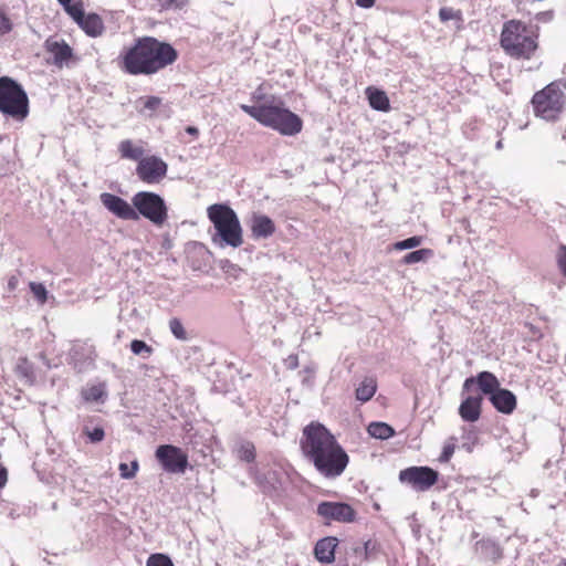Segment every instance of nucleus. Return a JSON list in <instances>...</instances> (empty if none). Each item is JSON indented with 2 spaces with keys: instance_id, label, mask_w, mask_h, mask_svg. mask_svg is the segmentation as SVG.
I'll return each mask as SVG.
<instances>
[{
  "instance_id": "nucleus-1",
  "label": "nucleus",
  "mask_w": 566,
  "mask_h": 566,
  "mask_svg": "<svg viewBox=\"0 0 566 566\" xmlns=\"http://www.w3.org/2000/svg\"><path fill=\"white\" fill-rule=\"evenodd\" d=\"M178 59V50L171 43L143 35L124 48L117 60L120 71L127 75L151 76L171 66Z\"/></svg>"
},
{
  "instance_id": "nucleus-2",
  "label": "nucleus",
  "mask_w": 566,
  "mask_h": 566,
  "mask_svg": "<svg viewBox=\"0 0 566 566\" xmlns=\"http://www.w3.org/2000/svg\"><path fill=\"white\" fill-rule=\"evenodd\" d=\"M241 109L260 123L262 126L279 132L283 136H295L302 132V118L285 107L284 103L275 99H266L255 105L242 104Z\"/></svg>"
},
{
  "instance_id": "nucleus-3",
  "label": "nucleus",
  "mask_w": 566,
  "mask_h": 566,
  "mask_svg": "<svg viewBox=\"0 0 566 566\" xmlns=\"http://www.w3.org/2000/svg\"><path fill=\"white\" fill-rule=\"evenodd\" d=\"M213 226L211 242L218 248H239L243 243L242 227L235 211L227 203H213L207 209Z\"/></svg>"
},
{
  "instance_id": "nucleus-4",
  "label": "nucleus",
  "mask_w": 566,
  "mask_h": 566,
  "mask_svg": "<svg viewBox=\"0 0 566 566\" xmlns=\"http://www.w3.org/2000/svg\"><path fill=\"white\" fill-rule=\"evenodd\" d=\"M500 44L509 56L530 60L538 48L537 34L526 23L510 20L503 24Z\"/></svg>"
},
{
  "instance_id": "nucleus-5",
  "label": "nucleus",
  "mask_w": 566,
  "mask_h": 566,
  "mask_svg": "<svg viewBox=\"0 0 566 566\" xmlns=\"http://www.w3.org/2000/svg\"><path fill=\"white\" fill-rule=\"evenodd\" d=\"M474 385L483 395L488 396L496 411L511 415L515 410L516 396L510 389L502 388L493 373L484 370L476 376L467 378L463 382V391L471 390Z\"/></svg>"
},
{
  "instance_id": "nucleus-6",
  "label": "nucleus",
  "mask_w": 566,
  "mask_h": 566,
  "mask_svg": "<svg viewBox=\"0 0 566 566\" xmlns=\"http://www.w3.org/2000/svg\"><path fill=\"white\" fill-rule=\"evenodd\" d=\"M0 113L14 122H23L30 113L24 87L10 76H0Z\"/></svg>"
},
{
  "instance_id": "nucleus-7",
  "label": "nucleus",
  "mask_w": 566,
  "mask_h": 566,
  "mask_svg": "<svg viewBox=\"0 0 566 566\" xmlns=\"http://www.w3.org/2000/svg\"><path fill=\"white\" fill-rule=\"evenodd\" d=\"M337 443L335 436L318 421L306 424L300 439L301 451L310 463L321 458Z\"/></svg>"
},
{
  "instance_id": "nucleus-8",
  "label": "nucleus",
  "mask_w": 566,
  "mask_h": 566,
  "mask_svg": "<svg viewBox=\"0 0 566 566\" xmlns=\"http://www.w3.org/2000/svg\"><path fill=\"white\" fill-rule=\"evenodd\" d=\"M534 113L545 120H555L562 113L565 104V94L560 82H552L532 98Z\"/></svg>"
},
{
  "instance_id": "nucleus-9",
  "label": "nucleus",
  "mask_w": 566,
  "mask_h": 566,
  "mask_svg": "<svg viewBox=\"0 0 566 566\" xmlns=\"http://www.w3.org/2000/svg\"><path fill=\"white\" fill-rule=\"evenodd\" d=\"M137 220L140 217L149 220L157 227H161L168 219V207L165 199L151 191L136 192L132 198Z\"/></svg>"
},
{
  "instance_id": "nucleus-10",
  "label": "nucleus",
  "mask_w": 566,
  "mask_h": 566,
  "mask_svg": "<svg viewBox=\"0 0 566 566\" xmlns=\"http://www.w3.org/2000/svg\"><path fill=\"white\" fill-rule=\"evenodd\" d=\"M348 462L349 457L338 442L312 464L324 478L335 479L343 474Z\"/></svg>"
},
{
  "instance_id": "nucleus-11",
  "label": "nucleus",
  "mask_w": 566,
  "mask_h": 566,
  "mask_svg": "<svg viewBox=\"0 0 566 566\" xmlns=\"http://www.w3.org/2000/svg\"><path fill=\"white\" fill-rule=\"evenodd\" d=\"M155 458L167 473L182 474L189 465L188 454L181 448L174 444L158 446L155 451Z\"/></svg>"
},
{
  "instance_id": "nucleus-12",
  "label": "nucleus",
  "mask_w": 566,
  "mask_h": 566,
  "mask_svg": "<svg viewBox=\"0 0 566 566\" xmlns=\"http://www.w3.org/2000/svg\"><path fill=\"white\" fill-rule=\"evenodd\" d=\"M439 479V472L430 467H409L399 472V481L417 492L431 489Z\"/></svg>"
},
{
  "instance_id": "nucleus-13",
  "label": "nucleus",
  "mask_w": 566,
  "mask_h": 566,
  "mask_svg": "<svg viewBox=\"0 0 566 566\" xmlns=\"http://www.w3.org/2000/svg\"><path fill=\"white\" fill-rule=\"evenodd\" d=\"M316 513L325 521V524H331V522L353 523L357 516L355 509L350 504L333 501L318 503Z\"/></svg>"
},
{
  "instance_id": "nucleus-14",
  "label": "nucleus",
  "mask_w": 566,
  "mask_h": 566,
  "mask_svg": "<svg viewBox=\"0 0 566 566\" xmlns=\"http://www.w3.org/2000/svg\"><path fill=\"white\" fill-rule=\"evenodd\" d=\"M168 165L158 156H147L136 166V175L145 184L160 182L167 175Z\"/></svg>"
},
{
  "instance_id": "nucleus-15",
  "label": "nucleus",
  "mask_w": 566,
  "mask_h": 566,
  "mask_svg": "<svg viewBox=\"0 0 566 566\" xmlns=\"http://www.w3.org/2000/svg\"><path fill=\"white\" fill-rule=\"evenodd\" d=\"M99 200L102 205L118 219L137 221V212H135L133 203L130 205L122 197L111 192H102Z\"/></svg>"
},
{
  "instance_id": "nucleus-16",
  "label": "nucleus",
  "mask_w": 566,
  "mask_h": 566,
  "mask_svg": "<svg viewBox=\"0 0 566 566\" xmlns=\"http://www.w3.org/2000/svg\"><path fill=\"white\" fill-rule=\"evenodd\" d=\"M94 347L87 343L74 344L70 350V359L78 373L86 371L94 367Z\"/></svg>"
},
{
  "instance_id": "nucleus-17",
  "label": "nucleus",
  "mask_w": 566,
  "mask_h": 566,
  "mask_svg": "<svg viewBox=\"0 0 566 566\" xmlns=\"http://www.w3.org/2000/svg\"><path fill=\"white\" fill-rule=\"evenodd\" d=\"M474 553L482 564H493L503 557L500 544L491 538H482L475 543Z\"/></svg>"
},
{
  "instance_id": "nucleus-18",
  "label": "nucleus",
  "mask_w": 566,
  "mask_h": 566,
  "mask_svg": "<svg viewBox=\"0 0 566 566\" xmlns=\"http://www.w3.org/2000/svg\"><path fill=\"white\" fill-rule=\"evenodd\" d=\"M250 229L254 239H268L275 232L276 227L270 217L254 212L250 219Z\"/></svg>"
},
{
  "instance_id": "nucleus-19",
  "label": "nucleus",
  "mask_w": 566,
  "mask_h": 566,
  "mask_svg": "<svg viewBox=\"0 0 566 566\" xmlns=\"http://www.w3.org/2000/svg\"><path fill=\"white\" fill-rule=\"evenodd\" d=\"M337 546V537L327 536L321 538L314 546V556L319 563L332 564L335 560V551Z\"/></svg>"
},
{
  "instance_id": "nucleus-20",
  "label": "nucleus",
  "mask_w": 566,
  "mask_h": 566,
  "mask_svg": "<svg viewBox=\"0 0 566 566\" xmlns=\"http://www.w3.org/2000/svg\"><path fill=\"white\" fill-rule=\"evenodd\" d=\"M482 396H467L459 406V415L465 422H475L481 417Z\"/></svg>"
},
{
  "instance_id": "nucleus-21",
  "label": "nucleus",
  "mask_w": 566,
  "mask_h": 566,
  "mask_svg": "<svg viewBox=\"0 0 566 566\" xmlns=\"http://www.w3.org/2000/svg\"><path fill=\"white\" fill-rule=\"evenodd\" d=\"M81 398L87 403H105L108 398L106 384L98 382L82 388Z\"/></svg>"
},
{
  "instance_id": "nucleus-22",
  "label": "nucleus",
  "mask_w": 566,
  "mask_h": 566,
  "mask_svg": "<svg viewBox=\"0 0 566 566\" xmlns=\"http://www.w3.org/2000/svg\"><path fill=\"white\" fill-rule=\"evenodd\" d=\"M77 25L91 38L101 36L105 30L104 22L97 13H85Z\"/></svg>"
},
{
  "instance_id": "nucleus-23",
  "label": "nucleus",
  "mask_w": 566,
  "mask_h": 566,
  "mask_svg": "<svg viewBox=\"0 0 566 566\" xmlns=\"http://www.w3.org/2000/svg\"><path fill=\"white\" fill-rule=\"evenodd\" d=\"M369 106L378 112L390 109V102L385 91L375 86H368L365 91Z\"/></svg>"
},
{
  "instance_id": "nucleus-24",
  "label": "nucleus",
  "mask_w": 566,
  "mask_h": 566,
  "mask_svg": "<svg viewBox=\"0 0 566 566\" xmlns=\"http://www.w3.org/2000/svg\"><path fill=\"white\" fill-rule=\"evenodd\" d=\"M48 51L53 55L54 64L62 66L73 55L72 48L64 41H48Z\"/></svg>"
},
{
  "instance_id": "nucleus-25",
  "label": "nucleus",
  "mask_w": 566,
  "mask_h": 566,
  "mask_svg": "<svg viewBox=\"0 0 566 566\" xmlns=\"http://www.w3.org/2000/svg\"><path fill=\"white\" fill-rule=\"evenodd\" d=\"M118 151L120 157L124 159L135 160L137 164L140 159H144L145 149L142 146V142L138 144L130 139H124L118 145Z\"/></svg>"
},
{
  "instance_id": "nucleus-26",
  "label": "nucleus",
  "mask_w": 566,
  "mask_h": 566,
  "mask_svg": "<svg viewBox=\"0 0 566 566\" xmlns=\"http://www.w3.org/2000/svg\"><path fill=\"white\" fill-rule=\"evenodd\" d=\"M95 421L94 417H88L82 427V434L87 438L90 443H99L105 438V430L101 423H97L94 428H91V423Z\"/></svg>"
},
{
  "instance_id": "nucleus-27",
  "label": "nucleus",
  "mask_w": 566,
  "mask_h": 566,
  "mask_svg": "<svg viewBox=\"0 0 566 566\" xmlns=\"http://www.w3.org/2000/svg\"><path fill=\"white\" fill-rule=\"evenodd\" d=\"M377 390V382L373 377H365L355 391V397L360 402L369 401Z\"/></svg>"
},
{
  "instance_id": "nucleus-28",
  "label": "nucleus",
  "mask_w": 566,
  "mask_h": 566,
  "mask_svg": "<svg viewBox=\"0 0 566 566\" xmlns=\"http://www.w3.org/2000/svg\"><path fill=\"white\" fill-rule=\"evenodd\" d=\"M17 374L24 384L33 385L36 380L34 366L27 357L19 358L17 364Z\"/></svg>"
},
{
  "instance_id": "nucleus-29",
  "label": "nucleus",
  "mask_w": 566,
  "mask_h": 566,
  "mask_svg": "<svg viewBox=\"0 0 566 566\" xmlns=\"http://www.w3.org/2000/svg\"><path fill=\"white\" fill-rule=\"evenodd\" d=\"M367 430L373 438L380 440H387L396 433L395 429L386 422H371Z\"/></svg>"
},
{
  "instance_id": "nucleus-30",
  "label": "nucleus",
  "mask_w": 566,
  "mask_h": 566,
  "mask_svg": "<svg viewBox=\"0 0 566 566\" xmlns=\"http://www.w3.org/2000/svg\"><path fill=\"white\" fill-rule=\"evenodd\" d=\"M238 458L245 462H253L255 459V447L251 441L240 440L237 443Z\"/></svg>"
},
{
  "instance_id": "nucleus-31",
  "label": "nucleus",
  "mask_w": 566,
  "mask_h": 566,
  "mask_svg": "<svg viewBox=\"0 0 566 566\" xmlns=\"http://www.w3.org/2000/svg\"><path fill=\"white\" fill-rule=\"evenodd\" d=\"M432 255H433V251L431 249L423 248V249L415 250V251L407 253L402 258V263L403 264H415V263H419V262H424L428 259H430Z\"/></svg>"
},
{
  "instance_id": "nucleus-32",
  "label": "nucleus",
  "mask_w": 566,
  "mask_h": 566,
  "mask_svg": "<svg viewBox=\"0 0 566 566\" xmlns=\"http://www.w3.org/2000/svg\"><path fill=\"white\" fill-rule=\"evenodd\" d=\"M139 103H143V108H140V113H147L148 115H153L161 105L163 99L158 96H146L140 97L138 99Z\"/></svg>"
},
{
  "instance_id": "nucleus-33",
  "label": "nucleus",
  "mask_w": 566,
  "mask_h": 566,
  "mask_svg": "<svg viewBox=\"0 0 566 566\" xmlns=\"http://www.w3.org/2000/svg\"><path fill=\"white\" fill-rule=\"evenodd\" d=\"M169 329L176 339L181 342L189 339L188 333L186 332L182 322L178 317H172L169 319Z\"/></svg>"
},
{
  "instance_id": "nucleus-34",
  "label": "nucleus",
  "mask_w": 566,
  "mask_h": 566,
  "mask_svg": "<svg viewBox=\"0 0 566 566\" xmlns=\"http://www.w3.org/2000/svg\"><path fill=\"white\" fill-rule=\"evenodd\" d=\"M422 241H423L422 237H420V235H412V237H409L407 239H403V240H400V241H396L392 244V249L397 250V251L411 250V249H415V248L419 247L422 243Z\"/></svg>"
},
{
  "instance_id": "nucleus-35",
  "label": "nucleus",
  "mask_w": 566,
  "mask_h": 566,
  "mask_svg": "<svg viewBox=\"0 0 566 566\" xmlns=\"http://www.w3.org/2000/svg\"><path fill=\"white\" fill-rule=\"evenodd\" d=\"M130 350L133 354L148 358L153 354V347L149 346L145 340L133 339L130 342Z\"/></svg>"
},
{
  "instance_id": "nucleus-36",
  "label": "nucleus",
  "mask_w": 566,
  "mask_h": 566,
  "mask_svg": "<svg viewBox=\"0 0 566 566\" xmlns=\"http://www.w3.org/2000/svg\"><path fill=\"white\" fill-rule=\"evenodd\" d=\"M65 12L73 19V21L77 24L78 21L84 17L85 11L83 8V3L81 1L77 2H69L66 7H63Z\"/></svg>"
},
{
  "instance_id": "nucleus-37",
  "label": "nucleus",
  "mask_w": 566,
  "mask_h": 566,
  "mask_svg": "<svg viewBox=\"0 0 566 566\" xmlns=\"http://www.w3.org/2000/svg\"><path fill=\"white\" fill-rule=\"evenodd\" d=\"M146 566H175L171 558L161 553L151 554L146 562Z\"/></svg>"
},
{
  "instance_id": "nucleus-38",
  "label": "nucleus",
  "mask_w": 566,
  "mask_h": 566,
  "mask_svg": "<svg viewBox=\"0 0 566 566\" xmlns=\"http://www.w3.org/2000/svg\"><path fill=\"white\" fill-rule=\"evenodd\" d=\"M30 291L40 304H44L48 300V290L42 283L30 282Z\"/></svg>"
},
{
  "instance_id": "nucleus-39",
  "label": "nucleus",
  "mask_w": 566,
  "mask_h": 566,
  "mask_svg": "<svg viewBox=\"0 0 566 566\" xmlns=\"http://www.w3.org/2000/svg\"><path fill=\"white\" fill-rule=\"evenodd\" d=\"M139 464L137 460H134L128 465L127 463L122 462L118 467L119 474L123 479L129 480L135 478L138 471Z\"/></svg>"
},
{
  "instance_id": "nucleus-40",
  "label": "nucleus",
  "mask_w": 566,
  "mask_h": 566,
  "mask_svg": "<svg viewBox=\"0 0 566 566\" xmlns=\"http://www.w3.org/2000/svg\"><path fill=\"white\" fill-rule=\"evenodd\" d=\"M439 18L442 22H447L449 20H462L461 11H455L452 8L449 7H442L439 10Z\"/></svg>"
},
{
  "instance_id": "nucleus-41",
  "label": "nucleus",
  "mask_w": 566,
  "mask_h": 566,
  "mask_svg": "<svg viewBox=\"0 0 566 566\" xmlns=\"http://www.w3.org/2000/svg\"><path fill=\"white\" fill-rule=\"evenodd\" d=\"M13 24L6 12L0 9V35H6L12 31Z\"/></svg>"
},
{
  "instance_id": "nucleus-42",
  "label": "nucleus",
  "mask_w": 566,
  "mask_h": 566,
  "mask_svg": "<svg viewBox=\"0 0 566 566\" xmlns=\"http://www.w3.org/2000/svg\"><path fill=\"white\" fill-rule=\"evenodd\" d=\"M556 261L559 271L564 276H566V245L562 244L558 248L557 254H556Z\"/></svg>"
},
{
  "instance_id": "nucleus-43",
  "label": "nucleus",
  "mask_w": 566,
  "mask_h": 566,
  "mask_svg": "<svg viewBox=\"0 0 566 566\" xmlns=\"http://www.w3.org/2000/svg\"><path fill=\"white\" fill-rule=\"evenodd\" d=\"M375 542L371 539L366 541L363 546H358L355 548V553L357 555H363L365 559L368 558L369 554L375 549Z\"/></svg>"
},
{
  "instance_id": "nucleus-44",
  "label": "nucleus",
  "mask_w": 566,
  "mask_h": 566,
  "mask_svg": "<svg viewBox=\"0 0 566 566\" xmlns=\"http://www.w3.org/2000/svg\"><path fill=\"white\" fill-rule=\"evenodd\" d=\"M158 2L164 9H181L188 0H158Z\"/></svg>"
},
{
  "instance_id": "nucleus-45",
  "label": "nucleus",
  "mask_w": 566,
  "mask_h": 566,
  "mask_svg": "<svg viewBox=\"0 0 566 566\" xmlns=\"http://www.w3.org/2000/svg\"><path fill=\"white\" fill-rule=\"evenodd\" d=\"M453 453H454V446L446 444L442 449L440 457H439V461L441 463L448 462L451 459V457L453 455Z\"/></svg>"
},
{
  "instance_id": "nucleus-46",
  "label": "nucleus",
  "mask_w": 566,
  "mask_h": 566,
  "mask_svg": "<svg viewBox=\"0 0 566 566\" xmlns=\"http://www.w3.org/2000/svg\"><path fill=\"white\" fill-rule=\"evenodd\" d=\"M274 475H275L274 472H269L268 474L264 475V479L268 482V484L262 485L264 493H271L272 491L276 490L274 483L271 482V480L274 479Z\"/></svg>"
},
{
  "instance_id": "nucleus-47",
  "label": "nucleus",
  "mask_w": 566,
  "mask_h": 566,
  "mask_svg": "<svg viewBox=\"0 0 566 566\" xmlns=\"http://www.w3.org/2000/svg\"><path fill=\"white\" fill-rule=\"evenodd\" d=\"M19 285V277L18 275H11L9 279H8V283H7V291L8 292H13Z\"/></svg>"
},
{
  "instance_id": "nucleus-48",
  "label": "nucleus",
  "mask_w": 566,
  "mask_h": 566,
  "mask_svg": "<svg viewBox=\"0 0 566 566\" xmlns=\"http://www.w3.org/2000/svg\"><path fill=\"white\" fill-rule=\"evenodd\" d=\"M8 480L7 469L0 464V488H3Z\"/></svg>"
},
{
  "instance_id": "nucleus-49",
  "label": "nucleus",
  "mask_w": 566,
  "mask_h": 566,
  "mask_svg": "<svg viewBox=\"0 0 566 566\" xmlns=\"http://www.w3.org/2000/svg\"><path fill=\"white\" fill-rule=\"evenodd\" d=\"M376 0H356V4L364 9H369L375 4Z\"/></svg>"
},
{
  "instance_id": "nucleus-50",
  "label": "nucleus",
  "mask_w": 566,
  "mask_h": 566,
  "mask_svg": "<svg viewBox=\"0 0 566 566\" xmlns=\"http://www.w3.org/2000/svg\"><path fill=\"white\" fill-rule=\"evenodd\" d=\"M287 361H289V367L292 369H294L298 366L297 356H294V355L290 356Z\"/></svg>"
},
{
  "instance_id": "nucleus-51",
  "label": "nucleus",
  "mask_w": 566,
  "mask_h": 566,
  "mask_svg": "<svg viewBox=\"0 0 566 566\" xmlns=\"http://www.w3.org/2000/svg\"><path fill=\"white\" fill-rule=\"evenodd\" d=\"M186 133L191 135V136H198L199 130L195 126H188V127H186Z\"/></svg>"
},
{
  "instance_id": "nucleus-52",
  "label": "nucleus",
  "mask_w": 566,
  "mask_h": 566,
  "mask_svg": "<svg viewBox=\"0 0 566 566\" xmlns=\"http://www.w3.org/2000/svg\"><path fill=\"white\" fill-rule=\"evenodd\" d=\"M39 357H40V359L42 360V363H43L48 368H51V364H50L49 359L46 358V356H45L43 353H41V354L39 355Z\"/></svg>"
},
{
  "instance_id": "nucleus-53",
  "label": "nucleus",
  "mask_w": 566,
  "mask_h": 566,
  "mask_svg": "<svg viewBox=\"0 0 566 566\" xmlns=\"http://www.w3.org/2000/svg\"><path fill=\"white\" fill-rule=\"evenodd\" d=\"M228 266L233 268L234 265H233V264H231V263H230V261L226 260V261H224V264H222V265H221V268L224 270V269H226V268H228Z\"/></svg>"
},
{
  "instance_id": "nucleus-54",
  "label": "nucleus",
  "mask_w": 566,
  "mask_h": 566,
  "mask_svg": "<svg viewBox=\"0 0 566 566\" xmlns=\"http://www.w3.org/2000/svg\"><path fill=\"white\" fill-rule=\"evenodd\" d=\"M495 147H496V149H502V147H503L502 140L496 142Z\"/></svg>"
}]
</instances>
